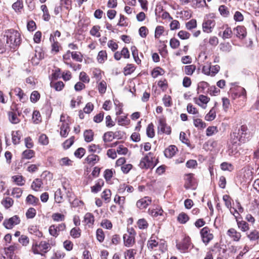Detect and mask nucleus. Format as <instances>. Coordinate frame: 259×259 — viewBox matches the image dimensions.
<instances>
[{"label":"nucleus","instance_id":"obj_8","mask_svg":"<svg viewBox=\"0 0 259 259\" xmlns=\"http://www.w3.org/2000/svg\"><path fill=\"white\" fill-rule=\"evenodd\" d=\"M215 21L213 20H204L202 23L203 31L205 32L210 33L215 26Z\"/></svg>","mask_w":259,"mask_h":259},{"label":"nucleus","instance_id":"obj_37","mask_svg":"<svg viewBox=\"0 0 259 259\" xmlns=\"http://www.w3.org/2000/svg\"><path fill=\"white\" fill-rule=\"evenodd\" d=\"M146 134L147 136L150 138L154 137L155 133L154 130V125L152 123L148 124L146 129Z\"/></svg>","mask_w":259,"mask_h":259},{"label":"nucleus","instance_id":"obj_12","mask_svg":"<svg viewBox=\"0 0 259 259\" xmlns=\"http://www.w3.org/2000/svg\"><path fill=\"white\" fill-rule=\"evenodd\" d=\"M69 122H64L60 127V136L63 138L67 137L70 132Z\"/></svg>","mask_w":259,"mask_h":259},{"label":"nucleus","instance_id":"obj_45","mask_svg":"<svg viewBox=\"0 0 259 259\" xmlns=\"http://www.w3.org/2000/svg\"><path fill=\"white\" fill-rule=\"evenodd\" d=\"M247 237L250 241H256L259 239V233L256 230H253L248 234Z\"/></svg>","mask_w":259,"mask_h":259},{"label":"nucleus","instance_id":"obj_28","mask_svg":"<svg viewBox=\"0 0 259 259\" xmlns=\"http://www.w3.org/2000/svg\"><path fill=\"white\" fill-rule=\"evenodd\" d=\"M42 185V183L41 180L40 179H36L32 182L31 187L33 190L37 191L41 187Z\"/></svg>","mask_w":259,"mask_h":259},{"label":"nucleus","instance_id":"obj_38","mask_svg":"<svg viewBox=\"0 0 259 259\" xmlns=\"http://www.w3.org/2000/svg\"><path fill=\"white\" fill-rule=\"evenodd\" d=\"M114 139V133L112 132H108L104 134L103 141L104 142H108L112 141Z\"/></svg>","mask_w":259,"mask_h":259},{"label":"nucleus","instance_id":"obj_3","mask_svg":"<svg viewBox=\"0 0 259 259\" xmlns=\"http://www.w3.org/2000/svg\"><path fill=\"white\" fill-rule=\"evenodd\" d=\"M50 247V244L46 241H41L39 244L35 243L33 244L32 249L34 254H44L41 252L46 253L48 249Z\"/></svg>","mask_w":259,"mask_h":259},{"label":"nucleus","instance_id":"obj_51","mask_svg":"<svg viewBox=\"0 0 259 259\" xmlns=\"http://www.w3.org/2000/svg\"><path fill=\"white\" fill-rule=\"evenodd\" d=\"M39 50V51L35 50V58H32V62H35V58H36L37 61L35 62V64H38V61L44 58V53L40 51L41 50L40 49Z\"/></svg>","mask_w":259,"mask_h":259},{"label":"nucleus","instance_id":"obj_17","mask_svg":"<svg viewBox=\"0 0 259 259\" xmlns=\"http://www.w3.org/2000/svg\"><path fill=\"white\" fill-rule=\"evenodd\" d=\"M104 182L103 180L99 179L96 184L91 187V191L93 193H97L101 191L102 187L103 186Z\"/></svg>","mask_w":259,"mask_h":259},{"label":"nucleus","instance_id":"obj_44","mask_svg":"<svg viewBox=\"0 0 259 259\" xmlns=\"http://www.w3.org/2000/svg\"><path fill=\"white\" fill-rule=\"evenodd\" d=\"M12 179L18 186H23L24 185V180L22 176L17 175L13 176Z\"/></svg>","mask_w":259,"mask_h":259},{"label":"nucleus","instance_id":"obj_34","mask_svg":"<svg viewBox=\"0 0 259 259\" xmlns=\"http://www.w3.org/2000/svg\"><path fill=\"white\" fill-rule=\"evenodd\" d=\"M220 166L221 169L224 171H232L234 169V166L232 164L226 162L222 163Z\"/></svg>","mask_w":259,"mask_h":259},{"label":"nucleus","instance_id":"obj_19","mask_svg":"<svg viewBox=\"0 0 259 259\" xmlns=\"http://www.w3.org/2000/svg\"><path fill=\"white\" fill-rule=\"evenodd\" d=\"M99 157L97 155L90 154L86 158L85 160L89 164L94 165L99 160Z\"/></svg>","mask_w":259,"mask_h":259},{"label":"nucleus","instance_id":"obj_22","mask_svg":"<svg viewBox=\"0 0 259 259\" xmlns=\"http://www.w3.org/2000/svg\"><path fill=\"white\" fill-rule=\"evenodd\" d=\"M223 199L225 202L226 206L230 209V212L235 217V219L237 218V216H236L233 212L231 209V198L228 195H225L223 196Z\"/></svg>","mask_w":259,"mask_h":259},{"label":"nucleus","instance_id":"obj_35","mask_svg":"<svg viewBox=\"0 0 259 259\" xmlns=\"http://www.w3.org/2000/svg\"><path fill=\"white\" fill-rule=\"evenodd\" d=\"M219 11L222 16L227 17L230 15V12L228 8L225 5H221L219 7Z\"/></svg>","mask_w":259,"mask_h":259},{"label":"nucleus","instance_id":"obj_13","mask_svg":"<svg viewBox=\"0 0 259 259\" xmlns=\"http://www.w3.org/2000/svg\"><path fill=\"white\" fill-rule=\"evenodd\" d=\"M177 151V148L175 145H170L165 149L164 151V155L167 158H171L173 157Z\"/></svg>","mask_w":259,"mask_h":259},{"label":"nucleus","instance_id":"obj_36","mask_svg":"<svg viewBox=\"0 0 259 259\" xmlns=\"http://www.w3.org/2000/svg\"><path fill=\"white\" fill-rule=\"evenodd\" d=\"M72 58L76 61L81 62L82 61L83 56L79 52H72Z\"/></svg>","mask_w":259,"mask_h":259},{"label":"nucleus","instance_id":"obj_11","mask_svg":"<svg viewBox=\"0 0 259 259\" xmlns=\"http://www.w3.org/2000/svg\"><path fill=\"white\" fill-rule=\"evenodd\" d=\"M151 202V200L149 197H145L139 200L137 202V206L140 209L146 208Z\"/></svg>","mask_w":259,"mask_h":259},{"label":"nucleus","instance_id":"obj_2","mask_svg":"<svg viewBox=\"0 0 259 259\" xmlns=\"http://www.w3.org/2000/svg\"><path fill=\"white\" fill-rule=\"evenodd\" d=\"M7 37V44L10 50L16 49L20 44L21 37L20 33L14 29H9L5 32Z\"/></svg>","mask_w":259,"mask_h":259},{"label":"nucleus","instance_id":"obj_46","mask_svg":"<svg viewBox=\"0 0 259 259\" xmlns=\"http://www.w3.org/2000/svg\"><path fill=\"white\" fill-rule=\"evenodd\" d=\"M26 201L27 203L32 205H35L38 202L39 200L37 198L31 194H29L26 197Z\"/></svg>","mask_w":259,"mask_h":259},{"label":"nucleus","instance_id":"obj_55","mask_svg":"<svg viewBox=\"0 0 259 259\" xmlns=\"http://www.w3.org/2000/svg\"><path fill=\"white\" fill-rule=\"evenodd\" d=\"M138 227L140 229H145L147 228L148 224L147 221L144 219H141L138 220L137 222Z\"/></svg>","mask_w":259,"mask_h":259},{"label":"nucleus","instance_id":"obj_59","mask_svg":"<svg viewBox=\"0 0 259 259\" xmlns=\"http://www.w3.org/2000/svg\"><path fill=\"white\" fill-rule=\"evenodd\" d=\"M117 122L120 125H124L128 124L129 120H127L126 116H121L119 117L117 119Z\"/></svg>","mask_w":259,"mask_h":259},{"label":"nucleus","instance_id":"obj_52","mask_svg":"<svg viewBox=\"0 0 259 259\" xmlns=\"http://www.w3.org/2000/svg\"><path fill=\"white\" fill-rule=\"evenodd\" d=\"M197 27V21L195 19H191L186 23V28L191 30Z\"/></svg>","mask_w":259,"mask_h":259},{"label":"nucleus","instance_id":"obj_24","mask_svg":"<svg viewBox=\"0 0 259 259\" xmlns=\"http://www.w3.org/2000/svg\"><path fill=\"white\" fill-rule=\"evenodd\" d=\"M107 59V55L106 51H100L97 56V60L100 63H103Z\"/></svg>","mask_w":259,"mask_h":259},{"label":"nucleus","instance_id":"obj_43","mask_svg":"<svg viewBox=\"0 0 259 259\" xmlns=\"http://www.w3.org/2000/svg\"><path fill=\"white\" fill-rule=\"evenodd\" d=\"M32 120L34 123L37 124L41 121V116L39 111L35 110L32 114Z\"/></svg>","mask_w":259,"mask_h":259},{"label":"nucleus","instance_id":"obj_50","mask_svg":"<svg viewBox=\"0 0 259 259\" xmlns=\"http://www.w3.org/2000/svg\"><path fill=\"white\" fill-rule=\"evenodd\" d=\"M209 84L205 81H201L198 84L197 89L198 92L204 93L205 90L208 88Z\"/></svg>","mask_w":259,"mask_h":259},{"label":"nucleus","instance_id":"obj_25","mask_svg":"<svg viewBox=\"0 0 259 259\" xmlns=\"http://www.w3.org/2000/svg\"><path fill=\"white\" fill-rule=\"evenodd\" d=\"M8 116L10 121L13 124H17L20 122L16 113L13 112H9Z\"/></svg>","mask_w":259,"mask_h":259},{"label":"nucleus","instance_id":"obj_47","mask_svg":"<svg viewBox=\"0 0 259 259\" xmlns=\"http://www.w3.org/2000/svg\"><path fill=\"white\" fill-rule=\"evenodd\" d=\"M14 92L15 93V95L19 98L20 101L22 102L25 101V100L24 97L25 94H24L21 89H20V88H16L14 89Z\"/></svg>","mask_w":259,"mask_h":259},{"label":"nucleus","instance_id":"obj_49","mask_svg":"<svg viewBox=\"0 0 259 259\" xmlns=\"http://www.w3.org/2000/svg\"><path fill=\"white\" fill-rule=\"evenodd\" d=\"M216 116L215 110L212 108L205 116V118L207 121H212L215 119Z\"/></svg>","mask_w":259,"mask_h":259},{"label":"nucleus","instance_id":"obj_9","mask_svg":"<svg viewBox=\"0 0 259 259\" xmlns=\"http://www.w3.org/2000/svg\"><path fill=\"white\" fill-rule=\"evenodd\" d=\"M135 233L133 229H132L130 235H124V243L126 246L129 247L132 246L134 244V243H135Z\"/></svg>","mask_w":259,"mask_h":259},{"label":"nucleus","instance_id":"obj_10","mask_svg":"<svg viewBox=\"0 0 259 259\" xmlns=\"http://www.w3.org/2000/svg\"><path fill=\"white\" fill-rule=\"evenodd\" d=\"M190 245V238H185L182 242L177 244L176 247L181 252H184L188 250Z\"/></svg>","mask_w":259,"mask_h":259},{"label":"nucleus","instance_id":"obj_61","mask_svg":"<svg viewBox=\"0 0 259 259\" xmlns=\"http://www.w3.org/2000/svg\"><path fill=\"white\" fill-rule=\"evenodd\" d=\"M194 125L195 127L200 128H204L206 126L205 123L199 118L194 120Z\"/></svg>","mask_w":259,"mask_h":259},{"label":"nucleus","instance_id":"obj_33","mask_svg":"<svg viewBox=\"0 0 259 259\" xmlns=\"http://www.w3.org/2000/svg\"><path fill=\"white\" fill-rule=\"evenodd\" d=\"M34 151L32 150L27 149L24 151L22 153V158L29 159L34 156Z\"/></svg>","mask_w":259,"mask_h":259},{"label":"nucleus","instance_id":"obj_21","mask_svg":"<svg viewBox=\"0 0 259 259\" xmlns=\"http://www.w3.org/2000/svg\"><path fill=\"white\" fill-rule=\"evenodd\" d=\"M21 133L19 131L12 132V142L15 145L18 144L21 139Z\"/></svg>","mask_w":259,"mask_h":259},{"label":"nucleus","instance_id":"obj_30","mask_svg":"<svg viewBox=\"0 0 259 259\" xmlns=\"http://www.w3.org/2000/svg\"><path fill=\"white\" fill-rule=\"evenodd\" d=\"M195 69L196 66L194 65H186L184 66V72L187 75H192Z\"/></svg>","mask_w":259,"mask_h":259},{"label":"nucleus","instance_id":"obj_23","mask_svg":"<svg viewBox=\"0 0 259 259\" xmlns=\"http://www.w3.org/2000/svg\"><path fill=\"white\" fill-rule=\"evenodd\" d=\"M189 220V216L184 212L180 213L177 217L178 221L181 224H186Z\"/></svg>","mask_w":259,"mask_h":259},{"label":"nucleus","instance_id":"obj_1","mask_svg":"<svg viewBox=\"0 0 259 259\" xmlns=\"http://www.w3.org/2000/svg\"><path fill=\"white\" fill-rule=\"evenodd\" d=\"M247 127L246 125H243L238 128L234 130L232 134H231V143L233 145H237L239 142H245L247 137Z\"/></svg>","mask_w":259,"mask_h":259},{"label":"nucleus","instance_id":"obj_27","mask_svg":"<svg viewBox=\"0 0 259 259\" xmlns=\"http://www.w3.org/2000/svg\"><path fill=\"white\" fill-rule=\"evenodd\" d=\"M50 40L52 42V51L57 53L59 52V43L57 41L55 40L53 34H51Z\"/></svg>","mask_w":259,"mask_h":259},{"label":"nucleus","instance_id":"obj_31","mask_svg":"<svg viewBox=\"0 0 259 259\" xmlns=\"http://www.w3.org/2000/svg\"><path fill=\"white\" fill-rule=\"evenodd\" d=\"M136 254V250L134 249H130L124 252L125 259H135V255Z\"/></svg>","mask_w":259,"mask_h":259},{"label":"nucleus","instance_id":"obj_14","mask_svg":"<svg viewBox=\"0 0 259 259\" xmlns=\"http://www.w3.org/2000/svg\"><path fill=\"white\" fill-rule=\"evenodd\" d=\"M227 234L235 241H239L241 236V234L237 232L234 228L229 229L227 231Z\"/></svg>","mask_w":259,"mask_h":259},{"label":"nucleus","instance_id":"obj_42","mask_svg":"<svg viewBox=\"0 0 259 259\" xmlns=\"http://www.w3.org/2000/svg\"><path fill=\"white\" fill-rule=\"evenodd\" d=\"M49 232L51 235L57 237L59 235V231H58L56 225H52L49 229Z\"/></svg>","mask_w":259,"mask_h":259},{"label":"nucleus","instance_id":"obj_57","mask_svg":"<svg viewBox=\"0 0 259 259\" xmlns=\"http://www.w3.org/2000/svg\"><path fill=\"white\" fill-rule=\"evenodd\" d=\"M218 132L217 126H209L206 130V135L207 136H211Z\"/></svg>","mask_w":259,"mask_h":259},{"label":"nucleus","instance_id":"obj_48","mask_svg":"<svg viewBox=\"0 0 259 259\" xmlns=\"http://www.w3.org/2000/svg\"><path fill=\"white\" fill-rule=\"evenodd\" d=\"M100 27L98 25L94 26L90 30V34L92 36L99 37L101 36L100 33L99 32Z\"/></svg>","mask_w":259,"mask_h":259},{"label":"nucleus","instance_id":"obj_40","mask_svg":"<svg viewBox=\"0 0 259 259\" xmlns=\"http://www.w3.org/2000/svg\"><path fill=\"white\" fill-rule=\"evenodd\" d=\"M41 10L43 12V19L45 21H48L50 19V15L47 6L43 5L41 6Z\"/></svg>","mask_w":259,"mask_h":259},{"label":"nucleus","instance_id":"obj_16","mask_svg":"<svg viewBox=\"0 0 259 259\" xmlns=\"http://www.w3.org/2000/svg\"><path fill=\"white\" fill-rule=\"evenodd\" d=\"M234 30L236 31V36L241 38H244L246 35L245 28L243 26H238Z\"/></svg>","mask_w":259,"mask_h":259},{"label":"nucleus","instance_id":"obj_29","mask_svg":"<svg viewBox=\"0 0 259 259\" xmlns=\"http://www.w3.org/2000/svg\"><path fill=\"white\" fill-rule=\"evenodd\" d=\"M23 8V4L22 0H17V1L14 3L12 5V8L15 10V12H20Z\"/></svg>","mask_w":259,"mask_h":259},{"label":"nucleus","instance_id":"obj_58","mask_svg":"<svg viewBox=\"0 0 259 259\" xmlns=\"http://www.w3.org/2000/svg\"><path fill=\"white\" fill-rule=\"evenodd\" d=\"M52 219L55 222L63 221L65 220V215L59 213H54L52 214Z\"/></svg>","mask_w":259,"mask_h":259},{"label":"nucleus","instance_id":"obj_5","mask_svg":"<svg viewBox=\"0 0 259 259\" xmlns=\"http://www.w3.org/2000/svg\"><path fill=\"white\" fill-rule=\"evenodd\" d=\"M200 234L202 241L205 245H207L213 238V234L210 233V230L207 227H205L201 230Z\"/></svg>","mask_w":259,"mask_h":259},{"label":"nucleus","instance_id":"obj_60","mask_svg":"<svg viewBox=\"0 0 259 259\" xmlns=\"http://www.w3.org/2000/svg\"><path fill=\"white\" fill-rule=\"evenodd\" d=\"M70 235L74 238H79L80 236V230L78 228H73L70 231Z\"/></svg>","mask_w":259,"mask_h":259},{"label":"nucleus","instance_id":"obj_4","mask_svg":"<svg viewBox=\"0 0 259 259\" xmlns=\"http://www.w3.org/2000/svg\"><path fill=\"white\" fill-rule=\"evenodd\" d=\"M156 165V163H154V160H150L148 155H145L140 160L139 166L141 169H148L154 168Z\"/></svg>","mask_w":259,"mask_h":259},{"label":"nucleus","instance_id":"obj_64","mask_svg":"<svg viewBox=\"0 0 259 259\" xmlns=\"http://www.w3.org/2000/svg\"><path fill=\"white\" fill-rule=\"evenodd\" d=\"M40 98V95L37 91L32 92L30 96V101L32 103L36 102Z\"/></svg>","mask_w":259,"mask_h":259},{"label":"nucleus","instance_id":"obj_62","mask_svg":"<svg viewBox=\"0 0 259 259\" xmlns=\"http://www.w3.org/2000/svg\"><path fill=\"white\" fill-rule=\"evenodd\" d=\"M18 241L22 245L26 246L29 243V239L27 236L22 235L19 237Z\"/></svg>","mask_w":259,"mask_h":259},{"label":"nucleus","instance_id":"obj_53","mask_svg":"<svg viewBox=\"0 0 259 259\" xmlns=\"http://www.w3.org/2000/svg\"><path fill=\"white\" fill-rule=\"evenodd\" d=\"M162 101L166 107H170L172 105L171 98L170 96L164 95L162 98Z\"/></svg>","mask_w":259,"mask_h":259},{"label":"nucleus","instance_id":"obj_6","mask_svg":"<svg viewBox=\"0 0 259 259\" xmlns=\"http://www.w3.org/2000/svg\"><path fill=\"white\" fill-rule=\"evenodd\" d=\"M20 223V218L17 215H14L9 219L5 220L3 222L4 226L8 229H12L14 226Z\"/></svg>","mask_w":259,"mask_h":259},{"label":"nucleus","instance_id":"obj_15","mask_svg":"<svg viewBox=\"0 0 259 259\" xmlns=\"http://www.w3.org/2000/svg\"><path fill=\"white\" fill-rule=\"evenodd\" d=\"M193 174L190 173L186 174L185 176V180L186 183L185 184V187L188 189L190 188L193 185Z\"/></svg>","mask_w":259,"mask_h":259},{"label":"nucleus","instance_id":"obj_63","mask_svg":"<svg viewBox=\"0 0 259 259\" xmlns=\"http://www.w3.org/2000/svg\"><path fill=\"white\" fill-rule=\"evenodd\" d=\"M106 88H107L106 82L104 80H102V81H101L99 83V84L98 85V91H99V93L100 94L105 93L106 91Z\"/></svg>","mask_w":259,"mask_h":259},{"label":"nucleus","instance_id":"obj_41","mask_svg":"<svg viewBox=\"0 0 259 259\" xmlns=\"http://www.w3.org/2000/svg\"><path fill=\"white\" fill-rule=\"evenodd\" d=\"M14 203L13 200L10 197H6L2 201V204L6 208H9L11 207Z\"/></svg>","mask_w":259,"mask_h":259},{"label":"nucleus","instance_id":"obj_56","mask_svg":"<svg viewBox=\"0 0 259 259\" xmlns=\"http://www.w3.org/2000/svg\"><path fill=\"white\" fill-rule=\"evenodd\" d=\"M74 137L72 136L69 139L66 140L63 143V147L65 149H67L69 148L74 143Z\"/></svg>","mask_w":259,"mask_h":259},{"label":"nucleus","instance_id":"obj_18","mask_svg":"<svg viewBox=\"0 0 259 259\" xmlns=\"http://www.w3.org/2000/svg\"><path fill=\"white\" fill-rule=\"evenodd\" d=\"M28 230L29 233L33 234L38 237H41L42 236V233L39 231L36 226H30L28 228Z\"/></svg>","mask_w":259,"mask_h":259},{"label":"nucleus","instance_id":"obj_39","mask_svg":"<svg viewBox=\"0 0 259 259\" xmlns=\"http://www.w3.org/2000/svg\"><path fill=\"white\" fill-rule=\"evenodd\" d=\"M84 221L87 224H93L94 222V217L91 213H87L84 217Z\"/></svg>","mask_w":259,"mask_h":259},{"label":"nucleus","instance_id":"obj_32","mask_svg":"<svg viewBox=\"0 0 259 259\" xmlns=\"http://www.w3.org/2000/svg\"><path fill=\"white\" fill-rule=\"evenodd\" d=\"M149 213L153 217H156L158 215H161L163 213V210L161 208L151 209L148 210Z\"/></svg>","mask_w":259,"mask_h":259},{"label":"nucleus","instance_id":"obj_20","mask_svg":"<svg viewBox=\"0 0 259 259\" xmlns=\"http://www.w3.org/2000/svg\"><path fill=\"white\" fill-rule=\"evenodd\" d=\"M83 136L86 142H91L94 139V133L92 130H87L84 132Z\"/></svg>","mask_w":259,"mask_h":259},{"label":"nucleus","instance_id":"obj_54","mask_svg":"<svg viewBox=\"0 0 259 259\" xmlns=\"http://www.w3.org/2000/svg\"><path fill=\"white\" fill-rule=\"evenodd\" d=\"M96 237L97 240L100 242H102L104 241L105 235L102 229L99 228L96 231Z\"/></svg>","mask_w":259,"mask_h":259},{"label":"nucleus","instance_id":"obj_7","mask_svg":"<svg viewBox=\"0 0 259 259\" xmlns=\"http://www.w3.org/2000/svg\"><path fill=\"white\" fill-rule=\"evenodd\" d=\"M158 134L165 133L167 135H169L171 133L170 127L167 125L164 119H160L158 120Z\"/></svg>","mask_w":259,"mask_h":259},{"label":"nucleus","instance_id":"obj_26","mask_svg":"<svg viewBox=\"0 0 259 259\" xmlns=\"http://www.w3.org/2000/svg\"><path fill=\"white\" fill-rule=\"evenodd\" d=\"M236 219L238 227L241 231L245 232L249 229V226L247 223L244 221H239L238 220H237V218Z\"/></svg>","mask_w":259,"mask_h":259}]
</instances>
